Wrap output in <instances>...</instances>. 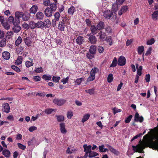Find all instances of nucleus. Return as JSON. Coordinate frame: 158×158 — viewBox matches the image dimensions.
Wrapping results in <instances>:
<instances>
[{
  "label": "nucleus",
  "mask_w": 158,
  "mask_h": 158,
  "mask_svg": "<svg viewBox=\"0 0 158 158\" xmlns=\"http://www.w3.org/2000/svg\"><path fill=\"white\" fill-rule=\"evenodd\" d=\"M155 133L153 139H156L155 141H151L149 144L148 147L153 150H157L158 152V126L155 128Z\"/></svg>",
  "instance_id": "1"
},
{
  "label": "nucleus",
  "mask_w": 158,
  "mask_h": 158,
  "mask_svg": "<svg viewBox=\"0 0 158 158\" xmlns=\"http://www.w3.org/2000/svg\"><path fill=\"white\" fill-rule=\"evenodd\" d=\"M133 150L135 152H138L139 153H143L144 152L143 150L145 148L144 144H142L137 146H133Z\"/></svg>",
  "instance_id": "2"
},
{
  "label": "nucleus",
  "mask_w": 158,
  "mask_h": 158,
  "mask_svg": "<svg viewBox=\"0 0 158 158\" xmlns=\"http://www.w3.org/2000/svg\"><path fill=\"white\" fill-rule=\"evenodd\" d=\"M15 23L19 24L20 23V18H23V13L22 12L17 11L15 13Z\"/></svg>",
  "instance_id": "3"
},
{
  "label": "nucleus",
  "mask_w": 158,
  "mask_h": 158,
  "mask_svg": "<svg viewBox=\"0 0 158 158\" xmlns=\"http://www.w3.org/2000/svg\"><path fill=\"white\" fill-rule=\"evenodd\" d=\"M66 102V100L63 99L56 98L53 100V102L58 106L64 105Z\"/></svg>",
  "instance_id": "4"
},
{
  "label": "nucleus",
  "mask_w": 158,
  "mask_h": 158,
  "mask_svg": "<svg viewBox=\"0 0 158 158\" xmlns=\"http://www.w3.org/2000/svg\"><path fill=\"white\" fill-rule=\"evenodd\" d=\"M103 16L105 18L107 19H111V17L113 16V13L110 10H106L103 12Z\"/></svg>",
  "instance_id": "5"
},
{
  "label": "nucleus",
  "mask_w": 158,
  "mask_h": 158,
  "mask_svg": "<svg viewBox=\"0 0 158 158\" xmlns=\"http://www.w3.org/2000/svg\"><path fill=\"white\" fill-rule=\"evenodd\" d=\"M88 42L92 44H95L97 41V39L94 35L88 34Z\"/></svg>",
  "instance_id": "6"
},
{
  "label": "nucleus",
  "mask_w": 158,
  "mask_h": 158,
  "mask_svg": "<svg viewBox=\"0 0 158 158\" xmlns=\"http://www.w3.org/2000/svg\"><path fill=\"white\" fill-rule=\"evenodd\" d=\"M118 64L120 66H124L126 63V59L123 56H121L118 60Z\"/></svg>",
  "instance_id": "7"
},
{
  "label": "nucleus",
  "mask_w": 158,
  "mask_h": 158,
  "mask_svg": "<svg viewBox=\"0 0 158 158\" xmlns=\"http://www.w3.org/2000/svg\"><path fill=\"white\" fill-rule=\"evenodd\" d=\"M52 12L51 9L49 7H47L44 10V15L47 17H51L52 15Z\"/></svg>",
  "instance_id": "8"
},
{
  "label": "nucleus",
  "mask_w": 158,
  "mask_h": 158,
  "mask_svg": "<svg viewBox=\"0 0 158 158\" xmlns=\"http://www.w3.org/2000/svg\"><path fill=\"white\" fill-rule=\"evenodd\" d=\"M143 118L142 116L139 117V114L137 112L135 113L134 116V120L135 122H139L140 123L142 122L143 121Z\"/></svg>",
  "instance_id": "9"
},
{
  "label": "nucleus",
  "mask_w": 158,
  "mask_h": 158,
  "mask_svg": "<svg viewBox=\"0 0 158 158\" xmlns=\"http://www.w3.org/2000/svg\"><path fill=\"white\" fill-rule=\"evenodd\" d=\"M2 110L6 113H8L10 112V107L8 103H4L2 105Z\"/></svg>",
  "instance_id": "10"
},
{
  "label": "nucleus",
  "mask_w": 158,
  "mask_h": 158,
  "mask_svg": "<svg viewBox=\"0 0 158 158\" xmlns=\"http://www.w3.org/2000/svg\"><path fill=\"white\" fill-rule=\"evenodd\" d=\"M128 9V7L127 6H122L120 10L119 11L118 14L121 16L123 13H125Z\"/></svg>",
  "instance_id": "11"
},
{
  "label": "nucleus",
  "mask_w": 158,
  "mask_h": 158,
  "mask_svg": "<svg viewBox=\"0 0 158 158\" xmlns=\"http://www.w3.org/2000/svg\"><path fill=\"white\" fill-rule=\"evenodd\" d=\"M65 124L64 123H61L60 124V130L61 132L63 134H65L67 132L65 127Z\"/></svg>",
  "instance_id": "12"
},
{
  "label": "nucleus",
  "mask_w": 158,
  "mask_h": 158,
  "mask_svg": "<svg viewBox=\"0 0 158 158\" xmlns=\"http://www.w3.org/2000/svg\"><path fill=\"white\" fill-rule=\"evenodd\" d=\"M98 35H100L99 39L101 40L104 41L106 36V32H103L102 30H101L100 32L98 33Z\"/></svg>",
  "instance_id": "13"
},
{
  "label": "nucleus",
  "mask_w": 158,
  "mask_h": 158,
  "mask_svg": "<svg viewBox=\"0 0 158 158\" xmlns=\"http://www.w3.org/2000/svg\"><path fill=\"white\" fill-rule=\"evenodd\" d=\"M90 31L92 35H95L97 34L98 32V29L94 25H92L90 27Z\"/></svg>",
  "instance_id": "14"
},
{
  "label": "nucleus",
  "mask_w": 158,
  "mask_h": 158,
  "mask_svg": "<svg viewBox=\"0 0 158 158\" xmlns=\"http://www.w3.org/2000/svg\"><path fill=\"white\" fill-rule=\"evenodd\" d=\"M84 41L83 37L82 36H78L76 40V42L79 45L82 44Z\"/></svg>",
  "instance_id": "15"
},
{
  "label": "nucleus",
  "mask_w": 158,
  "mask_h": 158,
  "mask_svg": "<svg viewBox=\"0 0 158 158\" xmlns=\"http://www.w3.org/2000/svg\"><path fill=\"white\" fill-rule=\"evenodd\" d=\"M26 45L28 47H29L31 46V44L32 43V42L31 40V38L29 37H26V38H24L23 39Z\"/></svg>",
  "instance_id": "16"
},
{
  "label": "nucleus",
  "mask_w": 158,
  "mask_h": 158,
  "mask_svg": "<svg viewBox=\"0 0 158 158\" xmlns=\"http://www.w3.org/2000/svg\"><path fill=\"white\" fill-rule=\"evenodd\" d=\"M89 51L91 54H95L96 52V47L94 45H92L91 46L89 49Z\"/></svg>",
  "instance_id": "17"
},
{
  "label": "nucleus",
  "mask_w": 158,
  "mask_h": 158,
  "mask_svg": "<svg viewBox=\"0 0 158 158\" xmlns=\"http://www.w3.org/2000/svg\"><path fill=\"white\" fill-rule=\"evenodd\" d=\"M2 57L5 60H8L10 57V54L8 52L5 51L2 53Z\"/></svg>",
  "instance_id": "18"
},
{
  "label": "nucleus",
  "mask_w": 158,
  "mask_h": 158,
  "mask_svg": "<svg viewBox=\"0 0 158 158\" xmlns=\"http://www.w3.org/2000/svg\"><path fill=\"white\" fill-rule=\"evenodd\" d=\"M83 147L84 148V152H87L89 153L91 151L92 146L90 145L88 146L87 144H84Z\"/></svg>",
  "instance_id": "19"
},
{
  "label": "nucleus",
  "mask_w": 158,
  "mask_h": 158,
  "mask_svg": "<svg viewBox=\"0 0 158 158\" xmlns=\"http://www.w3.org/2000/svg\"><path fill=\"white\" fill-rule=\"evenodd\" d=\"M43 23L44 27L45 28H49L51 25V22L48 19H45Z\"/></svg>",
  "instance_id": "20"
},
{
  "label": "nucleus",
  "mask_w": 158,
  "mask_h": 158,
  "mask_svg": "<svg viewBox=\"0 0 158 158\" xmlns=\"http://www.w3.org/2000/svg\"><path fill=\"white\" fill-rule=\"evenodd\" d=\"M44 16V15L43 13L40 12H37L35 15L36 18L38 20L43 19Z\"/></svg>",
  "instance_id": "21"
},
{
  "label": "nucleus",
  "mask_w": 158,
  "mask_h": 158,
  "mask_svg": "<svg viewBox=\"0 0 158 158\" xmlns=\"http://www.w3.org/2000/svg\"><path fill=\"white\" fill-rule=\"evenodd\" d=\"M19 24H18L17 25H14V26L13 28V30L14 32L18 33L20 31L21 27L19 26Z\"/></svg>",
  "instance_id": "22"
},
{
  "label": "nucleus",
  "mask_w": 158,
  "mask_h": 158,
  "mask_svg": "<svg viewBox=\"0 0 158 158\" xmlns=\"http://www.w3.org/2000/svg\"><path fill=\"white\" fill-rule=\"evenodd\" d=\"M2 153L5 157L7 158L9 157L10 155V151L7 149L3 150Z\"/></svg>",
  "instance_id": "23"
},
{
  "label": "nucleus",
  "mask_w": 158,
  "mask_h": 158,
  "mask_svg": "<svg viewBox=\"0 0 158 158\" xmlns=\"http://www.w3.org/2000/svg\"><path fill=\"white\" fill-rule=\"evenodd\" d=\"M38 9V8L37 6L33 5L32 7L30 9V12L31 13L35 14L37 12Z\"/></svg>",
  "instance_id": "24"
},
{
  "label": "nucleus",
  "mask_w": 158,
  "mask_h": 158,
  "mask_svg": "<svg viewBox=\"0 0 158 158\" xmlns=\"http://www.w3.org/2000/svg\"><path fill=\"white\" fill-rule=\"evenodd\" d=\"M97 27L98 30H102L104 28V23L102 21L100 22L98 24Z\"/></svg>",
  "instance_id": "25"
},
{
  "label": "nucleus",
  "mask_w": 158,
  "mask_h": 158,
  "mask_svg": "<svg viewBox=\"0 0 158 158\" xmlns=\"http://www.w3.org/2000/svg\"><path fill=\"white\" fill-rule=\"evenodd\" d=\"M75 11V8L73 6H72L68 9V13L69 15H73Z\"/></svg>",
  "instance_id": "26"
},
{
  "label": "nucleus",
  "mask_w": 158,
  "mask_h": 158,
  "mask_svg": "<svg viewBox=\"0 0 158 158\" xmlns=\"http://www.w3.org/2000/svg\"><path fill=\"white\" fill-rule=\"evenodd\" d=\"M56 2H54L51 3L50 4V8L53 11H55L57 8V4Z\"/></svg>",
  "instance_id": "27"
},
{
  "label": "nucleus",
  "mask_w": 158,
  "mask_h": 158,
  "mask_svg": "<svg viewBox=\"0 0 158 158\" xmlns=\"http://www.w3.org/2000/svg\"><path fill=\"white\" fill-rule=\"evenodd\" d=\"M117 62H118V61L116 57H114L112 62L110 65V67H116L117 65Z\"/></svg>",
  "instance_id": "28"
},
{
  "label": "nucleus",
  "mask_w": 158,
  "mask_h": 158,
  "mask_svg": "<svg viewBox=\"0 0 158 158\" xmlns=\"http://www.w3.org/2000/svg\"><path fill=\"white\" fill-rule=\"evenodd\" d=\"M98 155L99 154L98 153L91 151L89 153L88 157L89 158H92L95 157L96 156Z\"/></svg>",
  "instance_id": "29"
},
{
  "label": "nucleus",
  "mask_w": 158,
  "mask_h": 158,
  "mask_svg": "<svg viewBox=\"0 0 158 158\" xmlns=\"http://www.w3.org/2000/svg\"><path fill=\"white\" fill-rule=\"evenodd\" d=\"M58 28L61 31H64L65 25L63 22L60 21L58 24Z\"/></svg>",
  "instance_id": "30"
},
{
  "label": "nucleus",
  "mask_w": 158,
  "mask_h": 158,
  "mask_svg": "<svg viewBox=\"0 0 158 158\" xmlns=\"http://www.w3.org/2000/svg\"><path fill=\"white\" fill-rule=\"evenodd\" d=\"M8 21L10 23H13L14 25H17V23H15V18L14 19V17L13 16H10L8 18Z\"/></svg>",
  "instance_id": "31"
},
{
  "label": "nucleus",
  "mask_w": 158,
  "mask_h": 158,
  "mask_svg": "<svg viewBox=\"0 0 158 158\" xmlns=\"http://www.w3.org/2000/svg\"><path fill=\"white\" fill-rule=\"evenodd\" d=\"M57 118V121L59 122H61L64 120V117L62 115H56L55 116Z\"/></svg>",
  "instance_id": "32"
},
{
  "label": "nucleus",
  "mask_w": 158,
  "mask_h": 158,
  "mask_svg": "<svg viewBox=\"0 0 158 158\" xmlns=\"http://www.w3.org/2000/svg\"><path fill=\"white\" fill-rule=\"evenodd\" d=\"M36 28H43L44 27L43 22L41 21H39L36 23Z\"/></svg>",
  "instance_id": "33"
},
{
  "label": "nucleus",
  "mask_w": 158,
  "mask_h": 158,
  "mask_svg": "<svg viewBox=\"0 0 158 158\" xmlns=\"http://www.w3.org/2000/svg\"><path fill=\"white\" fill-rule=\"evenodd\" d=\"M95 79V76L94 75L91 73H90V74L87 79V82H89L91 81H92Z\"/></svg>",
  "instance_id": "34"
},
{
  "label": "nucleus",
  "mask_w": 158,
  "mask_h": 158,
  "mask_svg": "<svg viewBox=\"0 0 158 158\" xmlns=\"http://www.w3.org/2000/svg\"><path fill=\"white\" fill-rule=\"evenodd\" d=\"M55 109L52 108H47L45 109L44 111L45 113L47 114H51L53 112L55 111Z\"/></svg>",
  "instance_id": "35"
},
{
  "label": "nucleus",
  "mask_w": 158,
  "mask_h": 158,
  "mask_svg": "<svg viewBox=\"0 0 158 158\" xmlns=\"http://www.w3.org/2000/svg\"><path fill=\"white\" fill-rule=\"evenodd\" d=\"M90 117V115L89 114H85L83 116L81 121L83 123H84L85 122L87 121Z\"/></svg>",
  "instance_id": "36"
},
{
  "label": "nucleus",
  "mask_w": 158,
  "mask_h": 158,
  "mask_svg": "<svg viewBox=\"0 0 158 158\" xmlns=\"http://www.w3.org/2000/svg\"><path fill=\"white\" fill-rule=\"evenodd\" d=\"M6 39H3L0 42V47H4L6 45Z\"/></svg>",
  "instance_id": "37"
},
{
  "label": "nucleus",
  "mask_w": 158,
  "mask_h": 158,
  "mask_svg": "<svg viewBox=\"0 0 158 158\" xmlns=\"http://www.w3.org/2000/svg\"><path fill=\"white\" fill-rule=\"evenodd\" d=\"M22 56H19L16 60V63L17 65H20L22 63Z\"/></svg>",
  "instance_id": "38"
},
{
  "label": "nucleus",
  "mask_w": 158,
  "mask_h": 158,
  "mask_svg": "<svg viewBox=\"0 0 158 158\" xmlns=\"http://www.w3.org/2000/svg\"><path fill=\"white\" fill-rule=\"evenodd\" d=\"M158 16V10L155 11L152 15V18L153 19H157Z\"/></svg>",
  "instance_id": "39"
},
{
  "label": "nucleus",
  "mask_w": 158,
  "mask_h": 158,
  "mask_svg": "<svg viewBox=\"0 0 158 158\" xmlns=\"http://www.w3.org/2000/svg\"><path fill=\"white\" fill-rule=\"evenodd\" d=\"M144 51V47L143 46L138 47V52L139 55L141 54Z\"/></svg>",
  "instance_id": "40"
},
{
  "label": "nucleus",
  "mask_w": 158,
  "mask_h": 158,
  "mask_svg": "<svg viewBox=\"0 0 158 158\" xmlns=\"http://www.w3.org/2000/svg\"><path fill=\"white\" fill-rule=\"evenodd\" d=\"M112 11L114 12H116L118 10V5L116 3H114L113 4L112 6Z\"/></svg>",
  "instance_id": "41"
},
{
  "label": "nucleus",
  "mask_w": 158,
  "mask_h": 158,
  "mask_svg": "<svg viewBox=\"0 0 158 158\" xmlns=\"http://www.w3.org/2000/svg\"><path fill=\"white\" fill-rule=\"evenodd\" d=\"M42 78L45 81H49L52 78V76L50 75L48 76L47 74H44L42 76Z\"/></svg>",
  "instance_id": "42"
},
{
  "label": "nucleus",
  "mask_w": 158,
  "mask_h": 158,
  "mask_svg": "<svg viewBox=\"0 0 158 158\" xmlns=\"http://www.w3.org/2000/svg\"><path fill=\"white\" fill-rule=\"evenodd\" d=\"M99 71L97 67H94V68H93L90 71V73L94 76H95V74L97 73Z\"/></svg>",
  "instance_id": "43"
},
{
  "label": "nucleus",
  "mask_w": 158,
  "mask_h": 158,
  "mask_svg": "<svg viewBox=\"0 0 158 158\" xmlns=\"http://www.w3.org/2000/svg\"><path fill=\"white\" fill-rule=\"evenodd\" d=\"M29 27L31 29H34L36 28V23L33 21H31L29 23Z\"/></svg>",
  "instance_id": "44"
},
{
  "label": "nucleus",
  "mask_w": 158,
  "mask_h": 158,
  "mask_svg": "<svg viewBox=\"0 0 158 158\" xmlns=\"http://www.w3.org/2000/svg\"><path fill=\"white\" fill-rule=\"evenodd\" d=\"M11 68L14 71H15V72L17 73H20V69L16 66L14 65H12Z\"/></svg>",
  "instance_id": "45"
},
{
  "label": "nucleus",
  "mask_w": 158,
  "mask_h": 158,
  "mask_svg": "<svg viewBox=\"0 0 158 158\" xmlns=\"http://www.w3.org/2000/svg\"><path fill=\"white\" fill-rule=\"evenodd\" d=\"M155 41L154 38H152L150 40H148L147 42V44L149 45H151L154 44Z\"/></svg>",
  "instance_id": "46"
},
{
  "label": "nucleus",
  "mask_w": 158,
  "mask_h": 158,
  "mask_svg": "<svg viewBox=\"0 0 158 158\" xmlns=\"http://www.w3.org/2000/svg\"><path fill=\"white\" fill-rule=\"evenodd\" d=\"M113 75L112 74H110L108 75L107 77V81L109 82H111L113 80Z\"/></svg>",
  "instance_id": "47"
},
{
  "label": "nucleus",
  "mask_w": 158,
  "mask_h": 158,
  "mask_svg": "<svg viewBox=\"0 0 158 158\" xmlns=\"http://www.w3.org/2000/svg\"><path fill=\"white\" fill-rule=\"evenodd\" d=\"M30 14L24 15L23 14V16L22 18L25 21H27L28 20V19L30 18Z\"/></svg>",
  "instance_id": "48"
},
{
  "label": "nucleus",
  "mask_w": 158,
  "mask_h": 158,
  "mask_svg": "<svg viewBox=\"0 0 158 158\" xmlns=\"http://www.w3.org/2000/svg\"><path fill=\"white\" fill-rule=\"evenodd\" d=\"M22 41V39L21 37L19 36L15 42V45L17 46L19 45L21 43Z\"/></svg>",
  "instance_id": "49"
},
{
  "label": "nucleus",
  "mask_w": 158,
  "mask_h": 158,
  "mask_svg": "<svg viewBox=\"0 0 158 158\" xmlns=\"http://www.w3.org/2000/svg\"><path fill=\"white\" fill-rule=\"evenodd\" d=\"M95 89L92 88L85 90V92L88 93L90 95L93 94L94 93Z\"/></svg>",
  "instance_id": "50"
},
{
  "label": "nucleus",
  "mask_w": 158,
  "mask_h": 158,
  "mask_svg": "<svg viewBox=\"0 0 158 158\" xmlns=\"http://www.w3.org/2000/svg\"><path fill=\"white\" fill-rule=\"evenodd\" d=\"M60 78V76L56 77L53 76L52 77V80L55 82H58L59 81Z\"/></svg>",
  "instance_id": "51"
},
{
  "label": "nucleus",
  "mask_w": 158,
  "mask_h": 158,
  "mask_svg": "<svg viewBox=\"0 0 158 158\" xmlns=\"http://www.w3.org/2000/svg\"><path fill=\"white\" fill-rule=\"evenodd\" d=\"M43 4L46 6H48L50 5V0H43Z\"/></svg>",
  "instance_id": "52"
},
{
  "label": "nucleus",
  "mask_w": 158,
  "mask_h": 158,
  "mask_svg": "<svg viewBox=\"0 0 158 158\" xmlns=\"http://www.w3.org/2000/svg\"><path fill=\"white\" fill-rule=\"evenodd\" d=\"M54 16V19L58 21L59 19V18L60 17V13L59 12H57L55 13Z\"/></svg>",
  "instance_id": "53"
},
{
  "label": "nucleus",
  "mask_w": 158,
  "mask_h": 158,
  "mask_svg": "<svg viewBox=\"0 0 158 158\" xmlns=\"http://www.w3.org/2000/svg\"><path fill=\"white\" fill-rule=\"evenodd\" d=\"M25 65L27 67L29 68L30 67L32 66L33 64L32 62L30 61L27 60L26 61Z\"/></svg>",
  "instance_id": "54"
},
{
  "label": "nucleus",
  "mask_w": 158,
  "mask_h": 158,
  "mask_svg": "<svg viewBox=\"0 0 158 158\" xmlns=\"http://www.w3.org/2000/svg\"><path fill=\"white\" fill-rule=\"evenodd\" d=\"M43 68L40 67L39 68H37L35 69V72L36 73H40L43 72Z\"/></svg>",
  "instance_id": "55"
},
{
  "label": "nucleus",
  "mask_w": 158,
  "mask_h": 158,
  "mask_svg": "<svg viewBox=\"0 0 158 158\" xmlns=\"http://www.w3.org/2000/svg\"><path fill=\"white\" fill-rule=\"evenodd\" d=\"M19 148L22 150H25L26 148V146L23 145L19 143H18L17 144Z\"/></svg>",
  "instance_id": "56"
},
{
  "label": "nucleus",
  "mask_w": 158,
  "mask_h": 158,
  "mask_svg": "<svg viewBox=\"0 0 158 158\" xmlns=\"http://www.w3.org/2000/svg\"><path fill=\"white\" fill-rule=\"evenodd\" d=\"M82 80V78L77 79L75 81V83L77 85H80Z\"/></svg>",
  "instance_id": "57"
},
{
  "label": "nucleus",
  "mask_w": 158,
  "mask_h": 158,
  "mask_svg": "<svg viewBox=\"0 0 158 158\" xmlns=\"http://www.w3.org/2000/svg\"><path fill=\"white\" fill-rule=\"evenodd\" d=\"M132 118V115H129L128 117H127V118L125 120V122L126 123H129L131 119Z\"/></svg>",
  "instance_id": "58"
},
{
  "label": "nucleus",
  "mask_w": 158,
  "mask_h": 158,
  "mask_svg": "<svg viewBox=\"0 0 158 158\" xmlns=\"http://www.w3.org/2000/svg\"><path fill=\"white\" fill-rule=\"evenodd\" d=\"M94 55L92 54H91L90 53H87L86 54V56L87 58L89 59H91L94 58Z\"/></svg>",
  "instance_id": "59"
},
{
  "label": "nucleus",
  "mask_w": 158,
  "mask_h": 158,
  "mask_svg": "<svg viewBox=\"0 0 158 158\" xmlns=\"http://www.w3.org/2000/svg\"><path fill=\"white\" fill-rule=\"evenodd\" d=\"M150 75L149 74H146L145 77V81L146 82H149L150 81Z\"/></svg>",
  "instance_id": "60"
},
{
  "label": "nucleus",
  "mask_w": 158,
  "mask_h": 158,
  "mask_svg": "<svg viewBox=\"0 0 158 158\" xmlns=\"http://www.w3.org/2000/svg\"><path fill=\"white\" fill-rule=\"evenodd\" d=\"M33 79L35 81H39L41 80V78L39 76H34L33 77Z\"/></svg>",
  "instance_id": "61"
},
{
  "label": "nucleus",
  "mask_w": 158,
  "mask_h": 158,
  "mask_svg": "<svg viewBox=\"0 0 158 158\" xmlns=\"http://www.w3.org/2000/svg\"><path fill=\"white\" fill-rule=\"evenodd\" d=\"M98 52L100 53H102L104 51L103 48L102 46H98L97 48Z\"/></svg>",
  "instance_id": "62"
},
{
  "label": "nucleus",
  "mask_w": 158,
  "mask_h": 158,
  "mask_svg": "<svg viewBox=\"0 0 158 158\" xmlns=\"http://www.w3.org/2000/svg\"><path fill=\"white\" fill-rule=\"evenodd\" d=\"M69 79V77L67 76L66 78H63L62 79V80L61 81L63 83V84L64 85V84H65L68 82Z\"/></svg>",
  "instance_id": "63"
},
{
  "label": "nucleus",
  "mask_w": 158,
  "mask_h": 158,
  "mask_svg": "<svg viewBox=\"0 0 158 158\" xmlns=\"http://www.w3.org/2000/svg\"><path fill=\"white\" fill-rule=\"evenodd\" d=\"M152 47H149L146 53H145V55L146 56H148V55L150 54L151 52H152Z\"/></svg>",
  "instance_id": "64"
}]
</instances>
